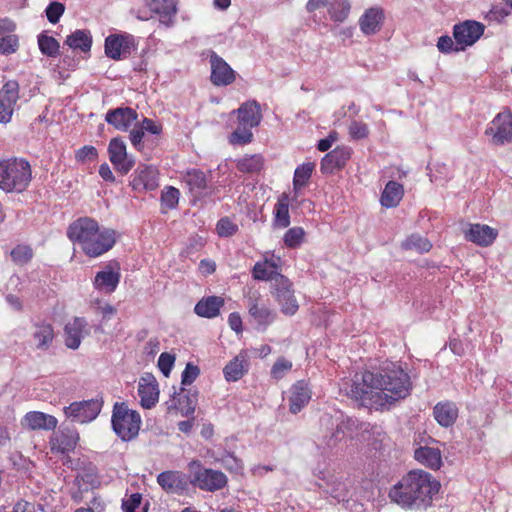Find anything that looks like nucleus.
<instances>
[{
  "label": "nucleus",
  "instance_id": "nucleus-55",
  "mask_svg": "<svg viewBox=\"0 0 512 512\" xmlns=\"http://www.w3.org/2000/svg\"><path fill=\"white\" fill-rule=\"evenodd\" d=\"M458 46L459 45L457 44V42L456 41L454 42L453 39L448 35L439 37V39L437 41L438 50L444 54H448L451 52L464 51V49H460V48H458Z\"/></svg>",
  "mask_w": 512,
  "mask_h": 512
},
{
  "label": "nucleus",
  "instance_id": "nucleus-61",
  "mask_svg": "<svg viewBox=\"0 0 512 512\" xmlns=\"http://www.w3.org/2000/svg\"><path fill=\"white\" fill-rule=\"evenodd\" d=\"M144 130L143 128L140 126V125H134V127L132 128V130L130 131V135H129V138H130V141L132 143V145L137 149V150H141L143 145H142V139H143V136H144Z\"/></svg>",
  "mask_w": 512,
  "mask_h": 512
},
{
  "label": "nucleus",
  "instance_id": "nucleus-63",
  "mask_svg": "<svg viewBox=\"0 0 512 512\" xmlns=\"http://www.w3.org/2000/svg\"><path fill=\"white\" fill-rule=\"evenodd\" d=\"M261 262L265 263L267 266H270L272 269L278 272V269L281 264V258L279 256L274 255L273 253L267 252L264 256V260Z\"/></svg>",
  "mask_w": 512,
  "mask_h": 512
},
{
  "label": "nucleus",
  "instance_id": "nucleus-44",
  "mask_svg": "<svg viewBox=\"0 0 512 512\" xmlns=\"http://www.w3.org/2000/svg\"><path fill=\"white\" fill-rule=\"evenodd\" d=\"M238 169L245 173H255L261 170L263 159L260 155L245 156L238 161Z\"/></svg>",
  "mask_w": 512,
  "mask_h": 512
},
{
  "label": "nucleus",
  "instance_id": "nucleus-47",
  "mask_svg": "<svg viewBox=\"0 0 512 512\" xmlns=\"http://www.w3.org/2000/svg\"><path fill=\"white\" fill-rule=\"evenodd\" d=\"M402 246L408 250L428 252L431 248V243L420 235H411L403 242Z\"/></svg>",
  "mask_w": 512,
  "mask_h": 512
},
{
  "label": "nucleus",
  "instance_id": "nucleus-22",
  "mask_svg": "<svg viewBox=\"0 0 512 512\" xmlns=\"http://www.w3.org/2000/svg\"><path fill=\"white\" fill-rule=\"evenodd\" d=\"M384 11L380 7H371L364 11L359 18V27L363 34L374 35L378 33L384 23Z\"/></svg>",
  "mask_w": 512,
  "mask_h": 512
},
{
  "label": "nucleus",
  "instance_id": "nucleus-4",
  "mask_svg": "<svg viewBox=\"0 0 512 512\" xmlns=\"http://www.w3.org/2000/svg\"><path fill=\"white\" fill-rule=\"evenodd\" d=\"M32 180V168L24 158L0 161V189L6 193L24 192Z\"/></svg>",
  "mask_w": 512,
  "mask_h": 512
},
{
  "label": "nucleus",
  "instance_id": "nucleus-14",
  "mask_svg": "<svg viewBox=\"0 0 512 512\" xmlns=\"http://www.w3.org/2000/svg\"><path fill=\"white\" fill-rule=\"evenodd\" d=\"M120 267L117 262L109 263L103 270L96 273L93 279L94 288L102 293H113L120 282Z\"/></svg>",
  "mask_w": 512,
  "mask_h": 512
},
{
  "label": "nucleus",
  "instance_id": "nucleus-43",
  "mask_svg": "<svg viewBox=\"0 0 512 512\" xmlns=\"http://www.w3.org/2000/svg\"><path fill=\"white\" fill-rule=\"evenodd\" d=\"M252 274L254 279L256 280L272 281V285L275 283L276 277L283 276L282 274L276 272V270L272 269L270 266H267L265 263L262 262H257L254 265Z\"/></svg>",
  "mask_w": 512,
  "mask_h": 512
},
{
  "label": "nucleus",
  "instance_id": "nucleus-40",
  "mask_svg": "<svg viewBox=\"0 0 512 512\" xmlns=\"http://www.w3.org/2000/svg\"><path fill=\"white\" fill-rule=\"evenodd\" d=\"M66 44L72 49H80L83 52L89 51L92 39L89 32L85 30H76L66 39Z\"/></svg>",
  "mask_w": 512,
  "mask_h": 512
},
{
  "label": "nucleus",
  "instance_id": "nucleus-19",
  "mask_svg": "<svg viewBox=\"0 0 512 512\" xmlns=\"http://www.w3.org/2000/svg\"><path fill=\"white\" fill-rule=\"evenodd\" d=\"M131 185L137 191L156 189L158 187V170L152 165H139L134 172Z\"/></svg>",
  "mask_w": 512,
  "mask_h": 512
},
{
  "label": "nucleus",
  "instance_id": "nucleus-26",
  "mask_svg": "<svg viewBox=\"0 0 512 512\" xmlns=\"http://www.w3.org/2000/svg\"><path fill=\"white\" fill-rule=\"evenodd\" d=\"M358 428V421L351 417L341 418L337 423L336 429L327 440L326 445L329 448H334L338 443L347 438H353Z\"/></svg>",
  "mask_w": 512,
  "mask_h": 512
},
{
  "label": "nucleus",
  "instance_id": "nucleus-31",
  "mask_svg": "<svg viewBox=\"0 0 512 512\" xmlns=\"http://www.w3.org/2000/svg\"><path fill=\"white\" fill-rule=\"evenodd\" d=\"M248 371V358L245 353H239L223 369V374L228 382L241 379Z\"/></svg>",
  "mask_w": 512,
  "mask_h": 512
},
{
  "label": "nucleus",
  "instance_id": "nucleus-2",
  "mask_svg": "<svg viewBox=\"0 0 512 512\" xmlns=\"http://www.w3.org/2000/svg\"><path fill=\"white\" fill-rule=\"evenodd\" d=\"M440 483L423 470L410 471L389 492L392 502L403 508H421L431 504Z\"/></svg>",
  "mask_w": 512,
  "mask_h": 512
},
{
  "label": "nucleus",
  "instance_id": "nucleus-57",
  "mask_svg": "<svg viewBox=\"0 0 512 512\" xmlns=\"http://www.w3.org/2000/svg\"><path fill=\"white\" fill-rule=\"evenodd\" d=\"M65 7L60 2H52L46 8V16L50 23L56 24L63 15Z\"/></svg>",
  "mask_w": 512,
  "mask_h": 512
},
{
  "label": "nucleus",
  "instance_id": "nucleus-6",
  "mask_svg": "<svg viewBox=\"0 0 512 512\" xmlns=\"http://www.w3.org/2000/svg\"><path fill=\"white\" fill-rule=\"evenodd\" d=\"M111 423L118 437L130 441L138 435L142 420L137 411L129 409L125 403L117 402L113 407Z\"/></svg>",
  "mask_w": 512,
  "mask_h": 512
},
{
  "label": "nucleus",
  "instance_id": "nucleus-59",
  "mask_svg": "<svg viewBox=\"0 0 512 512\" xmlns=\"http://www.w3.org/2000/svg\"><path fill=\"white\" fill-rule=\"evenodd\" d=\"M195 400L189 396H180L178 399V409L182 416H189L195 411Z\"/></svg>",
  "mask_w": 512,
  "mask_h": 512
},
{
  "label": "nucleus",
  "instance_id": "nucleus-12",
  "mask_svg": "<svg viewBox=\"0 0 512 512\" xmlns=\"http://www.w3.org/2000/svg\"><path fill=\"white\" fill-rule=\"evenodd\" d=\"M20 87L17 81L9 80L0 89V122L9 123L19 100Z\"/></svg>",
  "mask_w": 512,
  "mask_h": 512
},
{
  "label": "nucleus",
  "instance_id": "nucleus-51",
  "mask_svg": "<svg viewBox=\"0 0 512 512\" xmlns=\"http://www.w3.org/2000/svg\"><path fill=\"white\" fill-rule=\"evenodd\" d=\"M292 362L283 357L276 360L271 368V377L275 380L282 379L291 369Z\"/></svg>",
  "mask_w": 512,
  "mask_h": 512
},
{
  "label": "nucleus",
  "instance_id": "nucleus-1",
  "mask_svg": "<svg viewBox=\"0 0 512 512\" xmlns=\"http://www.w3.org/2000/svg\"><path fill=\"white\" fill-rule=\"evenodd\" d=\"M411 388L410 377L404 369L396 363L387 362L377 371H365L360 379L356 376L347 395L363 407L385 410L406 398Z\"/></svg>",
  "mask_w": 512,
  "mask_h": 512
},
{
  "label": "nucleus",
  "instance_id": "nucleus-38",
  "mask_svg": "<svg viewBox=\"0 0 512 512\" xmlns=\"http://www.w3.org/2000/svg\"><path fill=\"white\" fill-rule=\"evenodd\" d=\"M274 225L279 228H286L290 225L289 197L282 194L274 207Z\"/></svg>",
  "mask_w": 512,
  "mask_h": 512
},
{
  "label": "nucleus",
  "instance_id": "nucleus-24",
  "mask_svg": "<svg viewBox=\"0 0 512 512\" xmlns=\"http://www.w3.org/2000/svg\"><path fill=\"white\" fill-rule=\"evenodd\" d=\"M248 312L259 328L265 330L276 319V313L258 299H249Z\"/></svg>",
  "mask_w": 512,
  "mask_h": 512
},
{
  "label": "nucleus",
  "instance_id": "nucleus-7",
  "mask_svg": "<svg viewBox=\"0 0 512 512\" xmlns=\"http://www.w3.org/2000/svg\"><path fill=\"white\" fill-rule=\"evenodd\" d=\"M272 294L285 315H294L299 308L298 301L292 289V283L285 276H278L272 285Z\"/></svg>",
  "mask_w": 512,
  "mask_h": 512
},
{
  "label": "nucleus",
  "instance_id": "nucleus-8",
  "mask_svg": "<svg viewBox=\"0 0 512 512\" xmlns=\"http://www.w3.org/2000/svg\"><path fill=\"white\" fill-rule=\"evenodd\" d=\"M485 134L493 145L501 146L512 142V113L497 114L488 124Z\"/></svg>",
  "mask_w": 512,
  "mask_h": 512
},
{
  "label": "nucleus",
  "instance_id": "nucleus-10",
  "mask_svg": "<svg viewBox=\"0 0 512 512\" xmlns=\"http://www.w3.org/2000/svg\"><path fill=\"white\" fill-rule=\"evenodd\" d=\"M194 466H196L198 470L194 472L193 484L199 489L214 492L226 486L227 477L223 472L203 468L195 461L190 464L191 468Z\"/></svg>",
  "mask_w": 512,
  "mask_h": 512
},
{
  "label": "nucleus",
  "instance_id": "nucleus-37",
  "mask_svg": "<svg viewBox=\"0 0 512 512\" xmlns=\"http://www.w3.org/2000/svg\"><path fill=\"white\" fill-rule=\"evenodd\" d=\"M404 195L403 186L396 181H389L380 198L381 205L386 208L396 207Z\"/></svg>",
  "mask_w": 512,
  "mask_h": 512
},
{
  "label": "nucleus",
  "instance_id": "nucleus-21",
  "mask_svg": "<svg viewBox=\"0 0 512 512\" xmlns=\"http://www.w3.org/2000/svg\"><path fill=\"white\" fill-rule=\"evenodd\" d=\"M352 150L349 147H337L327 153L321 160V171L324 174H332L335 170L341 169L350 159Z\"/></svg>",
  "mask_w": 512,
  "mask_h": 512
},
{
  "label": "nucleus",
  "instance_id": "nucleus-11",
  "mask_svg": "<svg viewBox=\"0 0 512 512\" xmlns=\"http://www.w3.org/2000/svg\"><path fill=\"white\" fill-rule=\"evenodd\" d=\"M485 26L474 20H466L462 23L456 24L453 27V37L458 48L466 49L475 44L483 35Z\"/></svg>",
  "mask_w": 512,
  "mask_h": 512
},
{
  "label": "nucleus",
  "instance_id": "nucleus-64",
  "mask_svg": "<svg viewBox=\"0 0 512 512\" xmlns=\"http://www.w3.org/2000/svg\"><path fill=\"white\" fill-rule=\"evenodd\" d=\"M140 126L144 131L150 132L152 134H159L161 132V126L149 118H144Z\"/></svg>",
  "mask_w": 512,
  "mask_h": 512
},
{
  "label": "nucleus",
  "instance_id": "nucleus-46",
  "mask_svg": "<svg viewBox=\"0 0 512 512\" xmlns=\"http://www.w3.org/2000/svg\"><path fill=\"white\" fill-rule=\"evenodd\" d=\"M251 127L240 125L229 136V142L233 145H245L252 141L253 133Z\"/></svg>",
  "mask_w": 512,
  "mask_h": 512
},
{
  "label": "nucleus",
  "instance_id": "nucleus-45",
  "mask_svg": "<svg viewBox=\"0 0 512 512\" xmlns=\"http://www.w3.org/2000/svg\"><path fill=\"white\" fill-rule=\"evenodd\" d=\"M38 46L40 51L46 56L55 57L59 53V43L51 36L40 34L38 36Z\"/></svg>",
  "mask_w": 512,
  "mask_h": 512
},
{
  "label": "nucleus",
  "instance_id": "nucleus-15",
  "mask_svg": "<svg viewBox=\"0 0 512 512\" xmlns=\"http://www.w3.org/2000/svg\"><path fill=\"white\" fill-rule=\"evenodd\" d=\"M90 334V326L84 317H74L67 322L64 327L65 345L76 350L81 345L82 340Z\"/></svg>",
  "mask_w": 512,
  "mask_h": 512
},
{
  "label": "nucleus",
  "instance_id": "nucleus-48",
  "mask_svg": "<svg viewBox=\"0 0 512 512\" xmlns=\"http://www.w3.org/2000/svg\"><path fill=\"white\" fill-rule=\"evenodd\" d=\"M305 236V231L301 227H292L288 229L283 237L284 244L288 248L298 247Z\"/></svg>",
  "mask_w": 512,
  "mask_h": 512
},
{
  "label": "nucleus",
  "instance_id": "nucleus-23",
  "mask_svg": "<svg viewBox=\"0 0 512 512\" xmlns=\"http://www.w3.org/2000/svg\"><path fill=\"white\" fill-rule=\"evenodd\" d=\"M233 113L237 114L238 123L251 128L257 127L262 120V112L259 103L255 100L243 103Z\"/></svg>",
  "mask_w": 512,
  "mask_h": 512
},
{
  "label": "nucleus",
  "instance_id": "nucleus-52",
  "mask_svg": "<svg viewBox=\"0 0 512 512\" xmlns=\"http://www.w3.org/2000/svg\"><path fill=\"white\" fill-rule=\"evenodd\" d=\"M11 257L17 264H25L33 257V251L30 246L18 245L11 251Z\"/></svg>",
  "mask_w": 512,
  "mask_h": 512
},
{
  "label": "nucleus",
  "instance_id": "nucleus-18",
  "mask_svg": "<svg viewBox=\"0 0 512 512\" xmlns=\"http://www.w3.org/2000/svg\"><path fill=\"white\" fill-rule=\"evenodd\" d=\"M311 397V388L305 380L295 382L288 392L289 411L297 414L310 402Z\"/></svg>",
  "mask_w": 512,
  "mask_h": 512
},
{
  "label": "nucleus",
  "instance_id": "nucleus-54",
  "mask_svg": "<svg viewBox=\"0 0 512 512\" xmlns=\"http://www.w3.org/2000/svg\"><path fill=\"white\" fill-rule=\"evenodd\" d=\"M349 135L355 140L364 139L369 134V128L367 124L354 120L349 125Z\"/></svg>",
  "mask_w": 512,
  "mask_h": 512
},
{
  "label": "nucleus",
  "instance_id": "nucleus-20",
  "mask_svg": "<svg viewBox=\"0 0 512 512\" xmlns=\"http://www.w3.org/2000/svg\"><path fill=\"white\" fill-rule=\"evenodd\" d=\"M137 118V112L130 107L109 110L105 116L108 124L121 131H127L137 121Z\"/></svg>",
  "mask_w": 512,
  "mask_h": 512
},
{
  "label": "nucleus",
  "instance_id": "nucleus-36",
  "mask_svg": "<svg viewBox=\"0 0 512 512\" xmlns=\"http://www.w3.org/2000/svg\"><path fill=\"white\" fill-rule=\"evenodd\" d=\"M35 347L40 350H47L54 339V330L51 324L42 322L34 326L32 334Z\"/></svg>",
  "mask_w": 512,
  "mask_h": 512
},
{
  "label": "nucleus",
  "instance_id": "nucleus-16",
  "mask_svg": "<svg viewBox=\"0 0 512 512\" xmlns=\"http://www.w3.org/2000/svg\"><path fill=\"white\" fill-rule=\"evenodd\" d=\"M138 395L143 408L151 409L159 400L158 382L151 373H144L138 381Z\"/></svg>",
  "mask_w": 512,
  "mask_h": 512
},
{
  "label": "nucleus",
  "instance_id": "nucleus-56",
  "mask_svg": "<svg viewBox=\"0 0 512 512\" xmlns=\"http://www.w3.org/2000/svg\"><path fill=\"white\" fill-rule=\"evenodd\" d=\"M216 230L219 236L229 237L236 233L237 225L229 218L225 217L218 221Z\"/></svg>",
  "mask_w": 512,
  "mask_h": 512
},
{
  "label": "nucleus",
  "instance_id": "nucleus-27",
  "mask_svg": "<svg viewBox=\"0 0 512 512\" xmlns=\"http://www.w3.org/2000/svg\"><path fill=\"white\" fill-rule=\"evenodd\" d=\"M497 231L488 225L470 224L465 231V238L479 246H489L496 239Z\"/></svg>",
  "mask_w": 512,
  "mask_h": 512
},
{
  "label": "nucleus",
  "instance_id": "nucleus-62",
  "mask_svg": "<svg viewBox=\"0 0 512 512\" xmlns=\"http://www.w3.org/2000/svg\"><path fill=\"white\" fill-rule=\"evenodd\" d=\"M230 328L236 333L242 332V318L239 313L233 312L228 317Z\"/></svg>",
  "mask_w": 512,
  "mask_h": 512
},
{
  "label": "nucleus",
  "instance_id": "nucleus-34",
  "mask_svg": "<svg viewBox=\"0 0 512 512\" xmlns=\"http://www.w3.org/2000/svg\"><path fill=\"white\" fill-rule=\"evenodd\" d=\"M129 52L128 37L110 35L105 40V53L109 58L119 60L123 54Z\"/></svg>",
  "mask_w": 512,
  "mask_h": 512
},
{
  "label": "nucleus",
  "instance_id": "nucleus-17",
  "mask_svg": "<svg viewBox=\"0 0 512 512\" xmlns=\"http://www.w3.org/2000/svg\"><path fill=\"white\" fill-rule=\"evenodd\" d=\"M211 81L216 86H227L231 84L236 73L230 65L215 52L210 55Z\"/></svg>",
  "mask_w": 512,
  "mask_h": 512
},
{
  "label": "nucleus",
  "instance_id": "nucleus-29",
  "mask_svg": "<svg viewBox=\"0 0 512 512\" xmlns=\"http://www.w3.org/2000/svg\"><path fill=\"white\" fill-rule=\"evenodd\" d=\"M23 425L31 430H53L56 428L57 419L40 411L28 412L23 418Z\"/></svg>",
  "mask_w": 512,
  "mask_h": 512
},
{
  "label": "nucleus",
  "instance_id": "nucleus-49",
  "mask_svg": "<svg viewBox=\"0 0 512 512\" xmlns=\"http://www.w3.org/2000/svg\"><path fill=\"white\" fill-rule=\"evenodd\" d=\"M19 48V39L15 34H8L0 38V54L10 55Z\"/></svg>",
  "mask_w": 512,
  "mask_h": 512
},
{
  "label": "nucleus",
  "instance_id": "nucleus-9",
  "mask_svg": "<svg viewBox=\"0 0 512 512\" xmlns=\"http://www.w3.org/2000/svg\"><path fill=\"white\" fill-rule=\"evenodd\" d=\"M102 405L103 401L101 399L76 401L64 407V414L75 422L89 423L97 418Z\"/></svg>",
  "mask_w": 512,
  "mask_h": 512
},
{
  "label": "nucleus",
  "instance_id": "nucleus-42",
  "mask_svg": "<svg viewBox=\"0 0 512 512\" xmlns=\"http://www.w3.org/2000/svg\"><path fill=\"white\" fill-rule=\"evenodd\" d=\"M351 5L347 0H339L332 3L329 7L330 18L335 22H343L350 13Z\"/></svg>",
  "mask_w": 512,
  "mask_h": 512
},
{
  "label": "nucleus",
  "instance_id": "nucleus-33",
  "mask_svg": "<svg viewBox=\"0 0 512 512\" xmlns=\"http://www.w3.org/2000/svg\"><path fill=\"white\" fill-rule=\"evenodd\" d=\"M224 305V299L219 296L202 298L194 307V312L203 318H215L219 315Z\"/></svg>",
  "mask_w": 512,
  "mask_h": 512
},
{
  "label": "nucleus",
  "instance_id": "nucleus-13",
  "mask_svg": "<svg viewBox=\"0 0 512 512\" xmlns=\"http://www.w3.org/2000/svg\"><path fill=\"white\" fill-rule=\"evenodd\" d=\"M109 160L121 174H127L135 165L133 157L129 156L126 144L121 138H112L108 145Z\"/></svg>",
  "mask_w": 512,
  "mask_h": 512
},
{
  "label": "nucleus",
  "instance_id": "nucleus-35",
  "mask_svg": "<svg viewBox=\"0 0 512 512\" xmlns=\"http://www.w3.org/2000/svg\"><path fill=\"white\" fill-rule=\"evenodd\" d=\"M184 182L195 198H201L207 194V181L204 172L196 169L188 171L184 177Z\"/></svg>",
  "mask_w": 512,
  "mask_h": 512
},
{
  "label": "nucleus",
  "instance_id": "nucleus-58",
  "mask_svg": "<svg viewBox=\"0 0 512 512\" xmlns=\"http://www.w3.org/2000/svg\"><path fill=\"white\" fill-rule=\"evenodd\" d=\"M175 362V356L164 352L159 356L158 367L165 377H168Z\"/></svg>",
  "mask_w": 512,
  "mask_h": 512
},
{
  "label": "nucleus",
  "instance_id": "nucleus-3",
  "mask_svg": "<svg viewBox=\"0 0 512 512\" xmlns=\"http://www.w3.org/2000/svg\"><path fill=\"white\" fill-rule=\"evenodd\" d=\"M67 235L87 256L92 258L108 252L116 242L114 230L101 229L97 221L89 217L79 218L70 224Z\"/></svg>",
  "mask_w": 512,
  "mask_h": 512
},
{
  "label": "nucleus",
  "instance_id": "nucleus-28",
  "mask_svg": "<svg viewBox=\"0 0 512 512\" xmlns=\"http://www.w3.org/2000/svg\"><path fill=\"white\" fill-rule=\"evenodd\" d=\"M151 12L159 16L162 24L170 26L177 13L176 0H145Z\"/></svg>",
  "mask_w": 512,
  "mask_h": 512
},
{
  "label": "nucleus",
  "instance_id": "nucleus-5",
  "mask_svg": "<svg viewBox=\"0 0 512 512\" xmlns=\"http://www.w3.org/2000/svg\"><path fill=\"white\" fill-rule=\"evenodd\" d=\"M314 476L318 480L317 486L338 502L351 496L353 481L343 473L331 469H316Z\"/></svg>",
  "mask_w": 512,
  "mask_h": 512
},
{
  "label": "nucleus",
  "instance_id": "nucleus-60",
  "mask_svg": "<svg viewBox=\"0 0 512 512\" xmlns=\"http://www.w3.org/2000/svg\"><path fill=\"white\" fill-rule=\"evenodd\" d=\"M199 375V368L197 366H194L190 363H188L182 372V384L183 385H190L192 384L195 379Z\"/></svg>",
  "mask_w": 512,
  "mask_h": 512
},
{
  "label": "nucleus",
  "instance_id": "nucleus-50",
  "mask_svg": "<svg viewBox=\"0 0 512 512\" xmlns=\"http://www.w3.org/2000/svg\"><path fill=\"white\" fill-rule=\"evenodd\" d=\"M97 149L94 146L86 145L75 152V159L78 163L87 164L96 161Z\"/></svg>",
  "mask_w": 512,
  "mask_h": 512
},
{
  "label": "nucleus",
  "instance_id": "nucleus-39",
  "mask_svg": "<svg viewBox=\"0 0 512 512\" xmlns=\"http://www.w3.org/2000/svg\"><path fill=\"white\" fill-rule=\"evenodd\" d=\"M79 436L72 432L69 434L61 433L51 440V449L60 453H67L76 447Z\"/></svg>",
  "mask_w": 512,
  "mask_h": 512
},
{
  "label": "nucleus",
  "instance_id": "nucleus-25",
  "mask_svg": "<svg viewBox=\"0 0 512 512\" xmlns=\"http://www.w3.org/2000/svg\"><path fill=\"white\" fill-rule=\"evenodd\" d=\"M157 483L167 493H181L187 487V477L180 471H164L157 476Z\"/></svg>",
  "mask_w": 512,
  "mask_h": 512
},
{
  "label": "nucleus",
  "instance_id": "nucleus-41",
  "mask_svg": "<svg viewBox=\"0 0 512 512\" xmlns=\"http://www.w3.org/2000/svg\"><path fill=\"white\" fill-rule=\"evenodd\" d=\"M313 169L314 165L311 163H305L296 168L293 178V188L296 194L306 186L312 175Z\"/></svg>",
  "mask_w": 512,
  "mask_h": 512
},
{
  "label": "nucleus",
  "instance_id": "nucleus-53",
  "mask_svg": "<svg viewBox=\"0 0 512 512\" xmlns=\"http://www.w3.org/2000/svg\"><path fill=\"white\" fill-rule=\"evenodd\" d=\"M179 190L174 187H166L161 195L162 205L168 209H173L179 201Z\"/></svg>",
  "mask_w": 512,
  "mask_h": 512
},
{
  "label": "nucleus",
  "instance_id": "nucleus-30",
  "mask_svg": "<svg viewBox=\"0 0 512 512\" xmlns=\"http://www.w3.org/2000/svg\"><path fill=\"white\" fill-rule=\"evenodd\" d=\"M433 415L439 425L449 427L457 420L458 407L451 401L439 402L433 408Z\"/></svg>",
  "mask_w": 512,
  "mask_h": 512
},
{
  "label": "nucleus",
  "instance_id": "nucleus-32",
  "mask_svg": "<svg viewBox=\"0 0 512 512\" xmlns=\"http://www.w3.org/2000/svg\"><path fill=\"white\" fill-rule=\"evenodd\" d=\"M415 459L422 465L438 470L442 466V455L439 448L421 446L414 452Z\"/></svg>",
  "mask_w": 512,
  "mask_h": 512
}]
</instances>
